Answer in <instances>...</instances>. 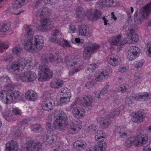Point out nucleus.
<instances>
[{
	"label": "nucleus",
	"mask_w": 151,
	"mask_h": 151,
	"mask_svg": "<svg viewBox=\"0 0 151 151\" xmlns=\"http://www.w3.org/2000/svg\"><path fill=\"white\" fill-rule=\"evenodd\" d=\"M24 27L28 38L23 43L25 50L32 52H37L43 47L42 45L44 43L43 37L38 35L32 36L34 31L32 26L26 25Z\"/></svg>",
	"instance_id": "nucleus-1"
},
{
	"label": "nucleus",
	"mask_w": 151,
	"mask_h": 151,
	"mask_svg": "<svg viewBox=\"0 0 151 151\" xmlns=\"http://www.w3.org/2000/svg\"><path fill=\"white\" fill-rule=\"evenodd\" d=\"M54 116L55 119L53 123V126L49 122H47L46 127L48 132H52L55 129L62 130L65 125L68 124V117L66 114L62 111L55 110Z\"/></svg>",
	"instance_id": "nucleus-2"
},
{
	"label": "nucleus",
	"mask_w": 151,
	"mask_h": 151,
	"mask_svg": "<svg viewBox=\"0 0 151 151\" xmlns=\"http://www.w3.org/2000/svg\"><path fill=\"white\" fill-rule=\"evenodd\" d=\"M151 11V3H149L141 9L139 11L135 12L134 15V21L138 24H141Z\"/></svg>",
	"instance_id": "nucleus-3"
},
{
	"label": "nucleus",
	"mask_w": 151,
	"mask_h": 151,
	"mask_svg": "<svg viewBox=\"0 0 151 151\" xmlns=\"http://www.w3.org/2000/svg\"><path fill=\"white\" fill-rule=\"evenodd\" d=\"M65 63L67 68H69L71 67H74L71 71L69 72L71 75H73L75 73L81 70L82 65L79 63L77 58L73 56L70 59L68 58V57H65Z\"/></svg>",
	"instance_id": "nucleus-4"
},
{
	"label": "nucleus",
	"mask_w": 151,
	"mask_h": 151,
	"mask_svg": "<svg viewBox=\"0 0 151 151\" xmlns=\"http://www.w3.org/2000/svg\"><path fill=\"white\" fill-rule=\"evenodd\" d=\"M148 140V138L146 134H140L136 137H130L126 141L125 145L126 147H129L131 144L135 145L145 144Z\"/></svg>",
	"instance_id": "nucleus-5"
},
{
	"label": "nucleus",
	"mask_w": 151,
	"mask_h": 151,
	"mask_svg": "<svg viewBox=\"0 0 151 151\" xmlns=\"http://www.w3.org/2000/svg\"><path fill=\"white\" fill-rule=\"evenodd\" d=\"M48 63L47 59H45L42 62L41 65V73L40 74V77L38 78L39 81H45L51 78L52 76V72L46 66V64Z\"/></svg>",
	"instance_id": "nucleus-6"
},
{
	"label": "nucleus",
	"mask_w": 151,
	"mask_h": 151,
	"mask_svg": "<svg viewBox=\"0 0 151 151\" xmlns=\"http://www.w3.org/2000/svg\"><path fill=\"white\" fill-rule=\"evenodd\" d=\"M42 146V144L37 140H30L21 147L20 151H39Z\"/></svg>",
	"instance_id": "nucleus-7"
},
{
	"label": "nucleus",
	"mask_w": 151,
	"mask_h": 151,
	"mask_svg": "<svg viewBox=\"0 0 151 151\" xmlns=\"http://www.w3.org/2000/svg\"><path fill=\"white\" fill-rule=\"evenodd\" d=\"M14 85L13 84H8L7 86L8 90L7 91L2 90L0 91V99L4 103L9 104L12 101V98L8 91L12 90L14 89Z\"/></svg>",
	"instance_id": "nucleus-8"
},
{
	"label": "nucleus",
	"mask_w": 151,
	"mask_h": 151,
	"mask_svg": "<svg viewBox=\"0 0 151 151\" xmlns=\"http://www.w3.org/2000/svg\"><path fill=\"white\" fill-rule=\"evenodd\" d=\"M28 64L27 61L22 58H20L17 62H13L11 65H7V69L14 71L23 69Z\"/></svg>",
	"instance_id": "nucleus-9"
},
{
	"label": "nucleus",
	"mask_w": 151,
	"mask_h": 151,
	"mask_svg": "<svg viewBox=\"0 0 151 151\" xmlns=\"http://www.w3.org/2000/svg\"><path fill=\"white\" fill-rule=\"evenodd\" d=\"M100 47V45L96 44L88 43L86 46L85 47L83 50V58L85 59H89L90 58L91 52L98 50Z\"/></svg>",
	"instance_id": "nucleus-10"
},
{
	"label": "nucleus",
	"mask_w": 151,
	"mask_h": 151,
	"mask_svg": "<svg viewBox=\"0 0 151 151\" xmlns=\"http://www.w3.org/2000/svg\"><path fill=\"white\" fill-rule=\"evenodd\" d=\"M77 102L73 103L70 106V107L73 115L75 118L81 119L85 115L84 110L83 108L76 107Z\"/></svg>",
	"instance_id": "nucleus-11"
},
{
	"label": "nucleus",
	"mask_w": 151,
	"mask_h": 151,
	"mask_svg": "<svg viewBox=\"0 0 151 151\" xmlns=\"http://www.w3.org/2000/svg\"><path fill=\"white\" fill-rule=\"evenodd\" d=\"M55 106V101L51 98H46L43 99L41 104L42 109L45 111H50L53 110Z\"/></svg>",
	"instance_id": "nucleus-12"
},
{
	"label": "nucleus",
	"mask_w": 151,
	"mask_h": 151,
	"mask_svg": "<svg viewBox=\"0 0 151 151\" xmlns=\"http://www.w3.org/2000/svg\"><path fill=\"white\" fill-rule=\"evenodd\" d=\"M41 26L42 27V30L43 31H47L50 30L53 27V22L48 18L43 17L40 20Z\"/></svg>",
	"instance_id": "nucleus-13"
},
{
	"label": "nucleus",
	"mask_w": 151,
	"mask_h": 151,
	"mask_svg": "<svg viewBox=\"0 0 151 151\" xmlns=\"http://www.w3.org/2000/svg\"><path fill=\"white\" fill-rule=\"evenodd\" d=\"M52 14V11L49 8L44 6L40 8L36 12L35 15L37 18L49 16Z\"/></svg>",
	"instance_id": "nucleus-14"
},
{
	"label": "nucleus",
	"mask_w": 151,
	"mask_h": 151,
	"mask_svg": "<svg viewBox=\"0 0 151 151\" xmlns=\"http://www.w3.org/2000/svg\"><path fill=\"white\" fill-rule=\"evenodd\" d=\"M145 118L143 111L140 110L134 112L132 119L134 122L139 124L144 121Z\"/></svg>",
	"instance_id": "nucleus-15"
},
{
	"label": "nucleus",
	"mask_w": 151,
	"mask_h": 151,
	"mask_svg": "<svg viewBox=\"0 0 151 151\" xmlns=\"http://www.w3.org/2000/svg\"><path fill=\"white\" fill-rule=\"evenodd\" d=\"M70 129L69 133L70 134H75L78 132L82 127V125L78 123V121L72 120L70 122Z\"/></svg>",
	"instance_id": "nucleus-16"
},
{
	"label": "nucleus",
	"mask_w": 151,
	"mask_h": 151,
	"mask_svg": "<svg viewBox=\"0 0 151 151\" xmlns=\"http://www.w3.org/2000/svg\"><path fill=\"white\" fill-rule=\"evenodd\" d=\"M108 73L106 71H101L97 70L95 74V80L96 81H101L106 80L109 76Z\"/></svg>",
	"instance_id": "nucleus-17"
},
{
	"label": "nucleus",
	"mask_w": 151,
	"mask_h": 151,
	"mask_svg": "<svg viewBox=\"0 0 151 151\" xmlns=\"http://www.w3.org/2000/svg\"><path fill=\"white\" fill-rule=\"evenodd\" d=\"M6 151H17L19 145L17 142L14 140H11L7 142L6 145Z\"/></svg>",
	"instance_id": "nucleus-18"
},
{
	"label": "nucleus",
	"mask_w": 151,
	"mask_h": 151,
	"mask_svg": "<svg viewBox=\"0 0 151 151\" xmlns=\"http://www.w3.org/2000/svg\"><path fill=\"white\" fill-rule=\"evenodd\" d=\"M116 0H99L96 5L98 6H115L117 4Z\"/></svg>",
	"instance_id": "nucleus-19"
},
{
	"label": "nucleus",
	"mask_w": 151,
	"mask_h": 151,
	"mask_svg": "<svg viewBox=\"0 0 151 151\" xmlns=\"http://www.w3.org/2000/svg\"><path fill=\"white\" fill-rule=\"evenodd\" d=\"M121 35L119 34L118 36L114 37L112 39H111L109 41L110 44L111 45H121L127 43L128 41L127 40L121 41Z\"/></svg>",
	"instance_id": "nucleus-20"
},
{
	"label": "nucleus",
	"mask_w": 151,
	"mask_h": 151,
	"mask_svg": "<svg viewBox=\"0 0 151 151\" xmlns=\"http://www.w3.org/2000/svg\"><path fill=\"white\" fill-rule=\"evenodd\" d=\"M106 146V143L103 142H101L99 144L90 147L87 151H103L105 150Z\"/></svg>",
	"instance_id": "nucleus-21"
},
{
	"label": "nucleus",
	"mask_w": 151,
	"mask_h": 151,
	"mask_svg": "<svg viewBox=\"0 0 151 151\" xmlns=\"http://www.w3.org/2000/svg\"><path fill=\"white\" fill-rule=\"evenodd\" d=\"M78 32L80 35L89 37L90 35L88 29L84 25H81L78 26Z\"/></svg>",
	"instance_id": "nucleus-22"
},
{
	"label": "nucleus",
	"mask_w": 151,
	"mask_h": 151,
	"mask_svg": "<svg viewBox=\"0 0 151 151\" xmlns=\"http://www.w3.org/2000/svg\"><path fill=\"white\" fill-rule=\"evenodd\" d=\"M26 98L31 101H35L38 98L37 93L33 90H29L25 93Z\"/></svg>",
	"instance_id": "nucleus-23"
},
{
	"label": "nucleus",
	"mask_w": 151,
	"mask_h": 151,
	"mask_svg": "<svg viewBox=\"0 0 151 151\" xmlns=\"http://www.w3.org/2000/svg\"><path fill=\"white\" fill-rule=\"evenodd\" d=\"M64 81L62 79L56 78L52 80L50 83V86L52 88H58L62 86Z\"/></svg>",
	"instance_id": "nucleus-24"
},
{
	"label": "nucleus",
	"mask_w": 151,
	"mask_h": 151,
	"mask_svg": "<svg viewBox=\"0 0 151 151\" xmlns=\"http://www.w3.org/2000/svg\"><path fill=\"white\" fill-rule=\"evenodd\" d=\"M57 139L56 135L52 132H47L46 135V141L48 144H51L54 142Z\"/></svg>",
	"instance_id": "nucleus-25"
},
{
	"label": "nucleus",
	"mask_w": 151,
	"mask_h": 151,
	"mask_svg": "<svg viewBox=\"0 0 151 151\" xmlns=\"http://www.w3.org/2000/svg\"><path fill=\"white\" fill-rule=\"evenodd\" d=\"M119 57L118 56L113 55L110 58L108 62L112 66H116L119 64Z\"/></svg>",
	"instance_id": "nucleus-26"
},
{
	"label": "nucleus",
	"mask_w": 151,
	"mask_h": 151,
	"mask_svg": "<svg viewBox=\"0 0 151 151\" xmlns=\"http://www.w3.org/2000/svg\"><path fill=\"white\" fill-rule=\"evenodd\" d=\"M138 101H143L151 98V94L147 92L138 93Z\"/></svg>",
	"instance_id": "nucleus-27"
},
{
	"label": "nucleus",
	"mask_w": 151,
	"mask_h": 151,
	"mask_svg": "<svg viewBox=\"0 0 151 151\" xmlns=\"http://www.w3.org/2000/svg\"><path fill=\"white\" fill-rule=\"evenodd\" d=\"M76 13L77 18L79 19L82 18L84 16L85 12L81 6L78 7L76 9Z\"/></svg>",
	"instance_id": "nucleus-28"
},
{
	"label": "nucleus",
	"mask_w": 151,
	"mask_h": 151,
	"mask_svg": "<svg viewBox=\"0 0 151 151\" xmlns=\"http://www.w3.org/2000/svg\"><path fill=\"white\" fill-rule=\"evenodd\" d=\"M82 101L83 102V105L88 106L91 105L92 102V99L91 96L87 95L83 97Z\"/></svg>",
	"instance_id": "nucleus-29"
},
{
	"label": "nucleus",
	"mask_w": 151,
	"mask_h": 151,
	"mask_svg": "<svg viewBox=\"0 0 151 151\" xmlns=\"http://www.w3.org/2000/svg\"><path fill=\"white\" fill-rule=\"evenodd\" d=\"M103 132L102 130H99L98 131L96 134L95 137V139L96 141H99V143L98 144H99V143L101 142H104L106 143L104 141V135H103Z\"/></svg>",
	"instance_id": "nucleus-30"
},
{
	"label": "nucleus",
	"mask_w": 151,
	"mask_h": 151,
	"mask_svg": "<svg viewBox=\"0 0 151 151\" xmlns=\"http://www.w3.org/2000/svg\"><path fill=\"white\" fill-rule=\"evenodd\" d=\"M86 142L82 140H77L73 144V146L75 147L78 148L84 149L86 147Z\"/></svg>",
	"instance_id": "nucleus-31"
},
{
	"label": "nucleus",
	"mask_w": 151,
	"mask_h": 151,
	"mask_svg": "<svg viewBox=\"0 0 151 151\" xmlns=\"http://www.w3.org/2000/svg\"><path fill=\"white\" fill-rule=\"evenodd\" d=\"M99 64V63L96 62L95 63L89 65L86 71V73L88 74L93 73L94 70L98 67Z\"/></svg>",
	"instance_id": "nucleus-32"
},
{
	"label": "nucleus",
	"mask_w": 151,
	"mask_h": 151,
	"mask_svg": "<svg viewBox=\"0 0 151 151\" xmlns=\"http://www.w3.org/2000/svg\"><path fill=\"white\" fill-rule=\"evenodd\" d=\"M110 121L108 119L106 118H101L100 119L99 123L100 125L103 128H107L109 125Z\"/></svg>",
	"instance_id": "nucleus-33"
},
{
	"label": "nucleus",
	"mask_w": 151,
	"mask_h": 151,
	"mask_svg": "<svg viewBox=\"0 0 151 151\" xmlns=\"http://www.w3.org/2000/svg\"><path fill=\"white\" fill-rule=\"evenodd\" d=\"M127 36L129 39L134 41L137 40L138 39V35L135 34L132 29H130L129 31Z\"/></svg>",
	"instance_id": "nucleus-34"
},
{
	"label": "nucleus",
	"mask_w": 151,
	"mask_h": 151,
	"mask_svg": "<svg viewBox=\"0 0 151 151\" xmlns=\"http://www.w3.org/2000/svg\"><path fill=\"white\" fill-rule=\"evenodd\" d=\"M60 32L59 30L56 29L52 32V35L53 37L51 38V40L52 42L55 43H58L59 42V39L56 37V36L58 35Z\"/></svg>",
	"instance_id": "nucleus-35"
},
{
	"label": "nucleus",
	"mask_w": 151,
	"mask_h": 151,
	"mask_svg": "<svg viewBox=\"0 0 151 151\" xmlns=\"http://www.w3.org/2000/svg\"><path fill=\"white\" fill-rule=\"evenodd\" d=\"M26 0H17L13 4L14 8H19L26 4Z\"/></svg>",
	"instance_id": "nucleus-36"
},
{
	"label": "nucleus",
	"mask_w": 151,
	"mask_h": 151,
	"mask_svg": "<svg viewBox=\"0 0 151 151\" xmlns=\"http://www.w3.org/2000/svg\"><path fill=\"white\" fill-rule=\"evenodd\" d=\"M10 94H11V96L12 97V100L13 99V97H14V99H19L23 97V96L22 93L20 91H17L11 92L10 93Z\"/></svg>",
	"instance_id": "nucleus-37"
},
{
	"label": "nucleus",
	"mask_w": 151,
	"mask_h": 151,
	"mask_svg": "<svg viewBox=\"0 0 151 151\" xmlns=\"http://www.w3.org/2000/svg\"><path fill=\"white\" fill-rule=\"evenodd\" d=\"M61 95L63 96L66 97H70L71 93L69 89L67 88H64L61 89L60 91Z\"/></svg>",
	"instance_id": "nucleus-38"
},
{
	"label": "nucleus",
	"mask_w": 151,
	"mask_h": 151,
	"mask_svg": "<svg viewBox=\"0 0 151 151\" xmlns=\"http://www.w3.org/2000/svg\"><path fill=\"white\" fill-rule=\"evenodd\" d=\"M120 111L121 110L119 108H117L112 110L109 114V118H113L116 116H118L120 113Z\"/></svg>",
	"instance_id": "nucleus-39"
},
{
	"label": "nucleus",
	"mask_w": 151,
	"mask_h": 151,
	"mask_svg": "<svg viewBox=\"0 0 151 151\" xmlns=\"http://www.w3.org/2000/svg\"><path fill=\"white\" fill-rule=\"evenodd\" d=\"M31 130L35 132H39L42 130L41 125L39 124H35L31 127Z\"/></svg>",
	"instance_id": "nucleus-40"
},
{
	"label": "nucleus",
	"mask_w": 151,
	"mask_h": 151,
	"mask_svg": "<svg viewBox=\"0 0 151 151\" xmlns=\"http://www.w3.org/2000/svg\"><path fill=\"white\" fill-rule=\"evenodd\" d=\"M28 82H32L35 80L36 78V75L35 73L29 71H28Z\"/></svg>",
	"instance_id": "nucleus-41"
},
{
	"label": "nucleus",
	"mask_w": 151,
	"mask_h": 151,
	"mask_svg": "<svg viewBox=\"0 0 151 151\" xmlns=\"http://www.w3.org/2000/svg\"><path fill=\"white\" fill-rule=\"evenodd\" d=\"M145 51L147 55L151 57V42L145 45Z\"/></svg>",
	"instance_id": "nucleus-42"
},
{
	"label": "nucleus",
	"mask_w": 151,
	"mask_h": 151,
	"mask_svg": "<svg viewBox=\"0 0 151 151\" xmlns=\"http://www.w3.org/2000/svg\"><path fill=\"white\" fill-rule=\"evenodd\" d=\"M9 29V25L6 23H1L0 24V31L5 32Z\"/></svg>",
	"instance_id": "nucleus-43"
},
{
	"label": "nucleus",
	"mask_w": 151,
	"mask_h": 151,
	"mask_svg": "<svg viewBox=\"0 0 151 151\" xmlns=\"http://www.w3.org/2000/svg\"><path fill=\"white\" fill-rule=\"evenodd\" d=\"M129 51L137 55L138 56L139 55V49L138 47L136 46H132L130 47V49L129 50Z\"/></svg>",
	"instance_id": "nucleus-44"
},
{
	"label": "nucleus",
	"mask_w": 151,
	"mask_h": 151,
	"mask_svg": "<svg viewBox=\"0 0 151 151\" xmlns=\"http://www.w3.org/2000/svg\"><path fill=\"white\" fill-rule=\"evenodd\" d=\"M8 45V42L0 41V52H2L4 49H7L9 47Z\"/></svg>",
	"instance_id": "nucleus-45"
},
{
	"label": "nucleus",
	"mask_w": 151,
	"mask_h": 151,
	"mask_svg": "<svg viewBox=\"0 0 151 151\" xmlns=\"http://www.w3.org/2000/svg\"><path fill=\"white\" fill-rule=\"evenodd\" d=\"M28 72H26L21 73L20 75V79L23 81L28 82Z\"/></svg>",
	"instance_id": "nucleus-46"
},
{
	"label": "nucleus",
	"mask_w": 151,
	"mask_h": 151,
	"mask_svg": "<svg viewBox=\"0 0 151 151\" xmlns=\"http://www.w3.org/2000/svg\"><path fill=\"white\" fill-rule=\"evenodd\" d=\"M95 12V9H90L88 10L86 13V15L90 19H93V13Z\"/></svg>",
	"instance_id": "nucleus-47"
},
{
	"label": "nucleus",
	"mask_w": 151,
	"mask_h": 151,
	"mask_svg": "<svg viewBox=\"0 0 151 151\" xmlns=\"http://www.w3.org/2000/svg\"><path fill=\"white\" fill-rule=\"evenodd\" d=\"M101 16V13L100 11L95 10V12H94L93 15V19H99Z\"/></svg>",
	"instance_id": "nucleus-48"
},
{
	"label": "nucleus",
	"mask_w": 151,
	"mask_h": 151,
	"mask_svg": "<svg viewBox=\"0 0 151 151\" xmlns=\"http://www.w3.org/2000/svg\"><path fill=\"white\" fill-rule=\"evenodd\" d=\"M21 51V49L17 47H14L12 49L13 53L18 56H19L20 55Z\"/></svg>",
	"instance_id": "nucleus-49"
},
{
	"label": "nucleus",
	"mask_w": 151,
	"mask_h": 151,
	"mask_svg": "<svg viewBox=\"0 0 151 151\" xmlns=\"http://www.w3.org/2000/svg\"><path fill=\"white\" fill-rule=\"evenodd\" d=\"M96 129L97 127L93 125H90L88 127L87 129L88 132L90 134L95 133Z\"/></svg>",
	"instance_id": "nucleus-50"
},
{
	"label": "nucleus",
	"mask_w": 151,
	"mask_h": 151,
	"mask_svg": "<svg viewBox=\"0 0 151 151\" xmlns=\"http://www.w3.org/2000/svg\"><path fill=\"white\" fill-rule=\"evenodd\" d=\"M128 53L127 58L129 60L131 61L133 60L138 57V56H137V55H134L135 54L131 53V52L129 51H128Z\"/></svg>",
	"instance_id": "nucleus-51"
},
{
	"label": "nucleus",
	"mask_w": 151,
	"mask_h": 151,
	"mask_svg": "<svg viewBox=\"0 0 151 151\" xmlns=\"http://www.w3.org/2000/svg\"><path fill=\"white\" fill-rule=\"evenodd\" d=\"M58 43H60L61 45L64 47H68L70 46V45L69 42L65 40H61L60 41L59 40V42Z\"/></svg>",
	"instance_id": "nucleus-52"
},
{
	"label": "nucleus",
	"mask_w": 151,
	"mask_h": 151,
	"mask_svg": "<svg viewBox=\"0 0 151 151\" xmlns=\"http://www.w3.org/2000/svg\"><path fill=\"white\" fill-rule=\"evenodd\" d=\"M70 97H66L65 96H62L60 97V101L61 103L67 104L70 101Z\"/></svg>",
	"instance_id": "nucleus-53"
},
{
	"label": "nucleus",
	"mask_w": 151,
	"mask_h": 151,
	"mask_svg": "<svg viewBox=\"0 0 151 151\" xmlns=\"http://www.w3.org/2000/svg\"><path fill=\"white\" fill-rule=\"evenodd\" d=\"M30 120L28 119H25L22 120L20 122V124L22 126V127H23V129L25 128L24 126L27 127L29 124V123L30 121Z\"/></svg>",
	"instance_id": "nucleus-54"
},
{
	"label": "nucleus",
	"mask_w": 151,
	"mask_h": 151,
	"mask_svg": "<svg viewBox=\"0 0 151 151\" xmlns=\"http://www.w3.org/2000/svg\"><path fill=\"white\" fill-rule=\"evenodd\" d=\"M109 87V85L108 84H107L104 86V88L100 91V94L101 95H104L106 94L108 92L107 89Z\"/></svg>",
	"instance_id": "nucleus-55"
},
{
	"label": "nucleus",
	"mask_w": 151,
	"mask_h": 151,
	"mask_svg": "<svg viewBox=\"0 0 151 151\" xmlns=\"http://www.w3.org/2000/svg\"><path fill=\"white\" fill-rule=\"evenodd\" d=\"M144 62L143 60H141L137 62L134 64V67L137 68H140L142 66Z\"/></svg>",
	"instance_id": "nucleus-56"
},
{
	"label": "nucleus",
	"mask_w": 151,
	"mask_h": 151,
	"mask_svg": "<svg viewBox=\"0 0 151 151\" xmlns=\"http://www.w3.org/2000/svg\"><path fill=\"white\" fill-rule=\"evenodd\" d=\"M127 90L126 86L124 85H121L117 88V91L121 93L125 92Z\"/></svg>",
	"instance_id": "nucleus-57"
},
{
	"label": "nucleus",
	"mask_w": 151,
	"mask_h": 151,
	"mask_svg": "<svg viewBox=\"0 0 151 151\" xmlns=\"http://www.w3.org/2000/svg\"><path fill=\"white\" fill-rule=\"evenodd\" d=\"M12 112L15 115H21V110L17 108L14 109L12 110Z\"/></svg>",
	"instance_id": "nucleus-58"
},
{
	"label": "nucleus",
	"mask_w": 151,
	"mask_h": 151,
	"mask_svg": "<svg viewBox=\"0 0 151 151\" xmlns=\"http://www.w3.org/2000/svg\"><path fill=\"white\" fill-rule=\"evenodd\" d=\"M0 81L1 82H9L10 79L7 76H3L0 78Z\"/></svg>",
	"instance_id": "nucleus-59"
},
{
	"label": "nucleus",
	"mask_w": 151,
	"mask_h": 151,
	"mask_svg": "<svg viewBox=\"0 0 151 151\" xmlns=\"http://www.w3.org/2000/svg\"><path fill=\"white\" fill-rule=\"evenodd\" d=\"M70 30L69 32L70 33H73L74 32L76 31V26L73 24H70L69 26Z\"/></svg>",
	"instance_id": "nucleus-60"
},
{
	"label": "nucleus",
	"mask_w": 151,
	"mask_h": 151,
	"mask_svg": "<svg viewBox=\"0 0 151 151\" xmlns=\"http://www.w3.org/2000/svg\"><path fill=\"white\" fill-rule=\"evenodd\" d=\"M142 77L143 75L139 72L136 73L134 75V78L136 80L140 79Z\"/></svg>",
	"instance_id": "nucleus-61"
},
{
	"label": "nucleus",
	"mask_w": 151,
	"mask_h": 151,
	"mask_svg": "<svg viewBox=\"0 0 151 151\" xmlns=\"http://www.w3.org/2000/svg\"><path fill=\"white\" fill-rule=\"evenodd\" d=\"M41 3V0L37 1L33 3V6L34 7L37 8L38 7Z\"/></svg>",
	"instance_id": "nucleus-62"
},
{
	"label": "nucleus",
	"mask_w": 151,
	"mask_h": 151,
	"mask_svg": "<svg viewBox=\"0 0 151 151\" xmlns=\"http://www.w3.org/2000/svg\"><path fill=\"white\" fill-rule=\"evenodd\" d=\"M127 69L128 68L126 66H121L119 68L118 70L119 71L123 73L125 72Z\"/></svg>",
	"instance_id": "nucleus-63"
},
{
	"label": "nucleus",
	"mask_w": 151,
	"mask_h": 151,
	"mask_svg": "<svg viewBox=\"0 0 151 151\" xmlns=\"http://www.w3.org/2000/svg\"><path fill=\"white\" fill-rule=\"evenodd\" d=\"M138 93L137 94H133L132 96L130 97V99H132L133 100H136L138 101Z\"/></svg>",
	"instance_id": "nucleus-64"
}]
</instances>
